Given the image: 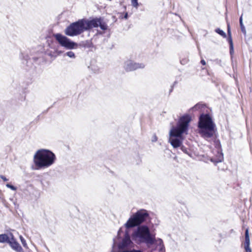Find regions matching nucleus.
Here are the masks:
<instances>
[{"label": "nucleus", "mask_w": 252, "mask_h": 252, "mask_svg": "<svg viewBox=\"0 0 252 252\" xmlns=\"http://www.w3.org/2000/svg\"><path fill=\"white\" fill-rule=\"evenodd\" d=\"M191 121L188 115L181 117L176 127H173L170 131L169 142L174 148L181 147L182 144V134L187 133L189 124Z\"/></svg>", "instance_id": "1"}, {"label": "nucleus", "mask_w": 252, "mask_h": 252, "mask_svg": "<svg viewBox=\"0 0 252 252\" xmlns=\"http://www.w3.org/2000/svg\"><path fill=\"white\" fill-rule=\"evenodd\" d=\"M56 160L55 154L51 151L41 149L37 150L33 156V161L34 167L33 170L47 168L52 166Z\"/></svg>", "instance_id": "2"}, {"label": "nucleus", "mask_w": 252, "mask_h": 252, "mask_svg": "<svg viewBox=\"0 0 252 252\" xmlns=\"http://www.w3.org/2000/svg\"><path fill=\"white\" fill-rule=\"evenodd\" d=\"M199 133L205 139L211 138L216 134L215 124L209 114H201L198 123Z\"/></svg>", "instance_id": "3"}, {"label": "nucleus", "mask_w": 252, "mask_h": 252, "mask_svg": "<svg viewBox=\"0 0 252 252\" xmlns=\"http://www.w3.org/2000/svg\"><path fill=\"white\" fill-rule=\"evenodd\" d=\"M132 239L137 243L153 245L156 240L155 235L151 233L149 227L145 225L137 227L131 235Z\"/></svg>", "instance_id": "4"}, {"label": "nucleus", "mask_w": 252, "mask_h": 252, "mask_svg": "<svg viewBox=\"0 0 252 252\" xmlns=\"http://www.w3.org/2000/svg\"><path fill=\"white\" fill-rule=\"evenodd\" d=\"M149 217L148 212L144 209H141L132 215L125 224L126 229H129L140 225L144 222Z\"/></svg>", "instance_id": "5"}, {"label": "nucleus", "mask_w": 252, "mask_h": 252, "mask_svg": "<svg viewBox=\"0 0 252 252\" xmlns=\"http://www.w3.org/2000/svg\"><path fill=\"white\" fill-rule=\"evenodd\" d=\"M85 25L83 19L73 22L70 24L64 30L66 35L70 36H74L81 34L84 31Z\"/></svg>", "instance_id": "6"}, {"label": "nucleus", "mask_w": 252, "mask_h": 252, "mask_svg": "<svg viewBox=\"0 0 252 252\" xmlns=\"http://www.w3.org/2000/svg\"><path fill=\"white\" fill-rule=\"evenodd\" d=\"M84 24L85 25V30L88 31L93 28H97L98 27L103 31L106 30L108 26L105 22L103 20L101 17L94 18L91 20H88L86 19H82Z\"/></svg>", "instance_id": "7"}, {"label": "nucleus", "mask_w": 252, "mask_h": 252, "mask_svg": "<svg viewBox=\"0 0 252 252\" xmlns=\"http://www.w3.org/2000/svg\"><path fill=\"white\" fill-rule=\"evenodd\" d=\"M54 37L62 46L67 49H72L77 47V44L71 41L66 36L61 33L54 34Z\"/></svg>", "instance_id": "8"}, {"label": "nucleus", "mask_w": 252, "mask_h": 252, "mask_svg": "<svg viewBox=\"0 0 252 252\" xmlns=\"http://www.w3.org/2000/svg\"><path fill=\"white\" fill-rule=\"evenodd\" d=\"M124 67L126 71H131L138 68H143L145 65L142 63H136L129 60L125 63Z\"/></svg>", "instance_id": "9"}, {"label": "nucleus", "mask_w": 252, "mask_h": 252, "mask_svg": "<svg viewBox=\"0 0 252 252\" xmlns=\"http://www.w3.org/2000/svg\"><path fill=\"white\" fill-rule=\"evenodd\" d=\"M10 236L11 237L8 244L11 248L17 252H24L22 247L18 242L16 241L12 233H10Z\"/></svg>", "instance_id": "10"}, {"label": "nucleus", "mask_w": 252, "mask_h": 252, "mask_svg": "<svg viewBox=\"0 0 252 252\" xmlns=\"http://www.w3.org/2000/svg\"><path fill=\"white\" fill-rule=\"evenodd\" d=\"M131 243L130 237L128 231H126L125 233V236L123 239L121 243L119 245L120 249H124L127 247Z\"/></svg>", "instance_id": "11"}, {"label": "nucleus", "mask_w": 252, "mask_h": 252, "mask_svg": "<svg viewBox=\"0 0 252 252\" xmlns=\"http://www.w3.org/2000/svg\"><path fill=\"white\" fill-rule=\"evenodd\" d=\"M228 34L229 36L227 38V40L229 44V46H230V54L231 55H232V54L234 53V47H233L232 39L231 36L230 31L229 29L228 30Z\"/></svg>", "instance_id": "12"}, {"label": "nucleus", "mask_w": 252, "mask_h": 252, "mask_svg": "<svg viewBox=\"0 0 252 252\" xmlns=\"http://www.w3.org/2000/svg\"><path fill=\"white\" fill-rule=\"evenodd\" d=\"M218 155L216 157H213L211 158V161L214 163V165L217 166L218 163L220 162V153L219 151H218Z\"/></svg>", "instance_id": "13"}, {"label": "nucleus", "mask_w": 252, "mask_h": 252, "mask_svg": "<svg viewBox=\"0 0 252 252\" xmlns=\"http://www.w3.org/2000/svg\"><path fill=\"white\" fill-rule=\"evenodd\" d=\"M10 239L8 237V236L6 234H0V243H9Z\"/></svg>", "instance_id": "14"}, {"label": "nucleus", "mask_w": 252, "mask_h": 252, "mask_svg": "<svg viewBox=\"0 0 252 252\" xmlns=\"http://www.w3.org/2000/svg\"><path fill=\"white\" fill-rule=\"evenodd\" d=\"M206 108V105L202 102L196 104L194 107L191 108L192 110H202Z\"/></svg>", "instance_id": "15"}, {"label": "nucleus", "mask_w": 252, "mask_h": 252, "mask_svg": "<svg viewBox=\"0 0 252 252\" xmlns=\"http://www.w3.org/2000/svg\"><path fill=\"white\" fill-rule=\"evenodd\" d=\"M81 46L84 48H90L92 47V42L91 40H87L84 41H82L80 43Z\"/></svg>", "instance_id": "16"}, {"label": "nucleus", "mask_w": 252, "mask_h": 252, "mask_svg": "<svg viewBox=\"0 0 252 252\" xmlns=\"http://www.w3.org/2000/svg\"><path fill=\"white\" fill-rule=\"evenodd\" d=\"M157 243L159 245L160 248H159V251H162L164 249V245L163 241L162 239L159 238L157 240Z\"/></svg>", "instance_id": "17"}, {"label": "nucleus", "mask_w": 252, "mask_h": 252, "mask_svg": "<svg viewBox=\"0 0 252 252\" xmlns=\"http://www.w3.org/2000/svg\"><path fill=\"white\" fill-rule=\"evenodd\" d=\"M239 21H240V25L241 30L244 33L246 34V31L245 28L243 24L242 15L240 17Z\"/></svg>", "instance_id": "18"}, {"label": "nucleus", "mask_w": 252, "mask_h": 252, "mask_svg": "<svg viewBox=\"0 0 252 252\" xmlns=\"http://www.w3.org/2000/svg\"><path fill=\"white\" fill-rule=\"evenodd\" d=\"M65 55H66L67 56H68V57L70 58L74 59V58H75V54L72 51L67 52L65 54Z\"/></svg>", "instance_id": "19"}, {"label": "nucleus", "mask_w": 252, "mask_h": 252, "mask_svg": "<svg viewBox=\"0 0 252 252\" xmlns=\"http://www.w3.org/2000/svg\"><path fill=\"white\" fill-rule=\"evenodd\" d=\"M111 252H142L140 250H120L118 252H113L112 251Z\"/></svg>", "instance_id": "20"}, {"label": "nucleus", "mask_w": 252, "mask_h": 252, "mask_svg": "<svg viewBox=\"0 0 252 252\" xmlns=\"http://www.w3.org/2000/svg\"><path fill=\"white\" fill-rule=\"evenodd\" d=\"M20 240L21 241V243H22L23 247L26 248H28L27 244L26 241L25 240V239L22 236H20Z\"/></svg>", "instance_id": "21"}, {"label": "nucleus", "mask_w": 252, "mask_h": 252, "mask_svg": "<svg viewBox=\"0 0 252 252\" xmlns=\"http://www.w3.org/2000/svg\"><path fill=\"white\" fill-rule=\"evenodd\" d=\"M131 5L135 8H137L138 6V0H131Z\"/></svg>", "instance_id": "22"}, {"label": "nucleus", "mask_w": 252, "mask_h": 252, "mask_svg": "<svg viewBox=\"0 0 252 252\" xmlns=\"http://www.w3.org/2000/svg\"><path fill=\"white\" fill-rule=\"evenodd\" d=\"M6 186L8 188H9L10 189H11L13 190H16L17 189V188L15 187V186L11 185V184H7L6 185Z\"/></svg>", "instance_id": "23"}, {"label": "nucleus", "mask_w": 252, "mask_h": 252, "mask_svg": "<svg viewBox=\"0 0 252 252\" xmlns=\"http://www.w3.org/2000/svg\"><path fill=\"white\" fill-rule=\"evenodd\" d=\"M244 248L246 252H252L251 249L250 247V245H244Z\"/></svg>", "instance_id": "24"}, {"label": "nucleus", "mask_w": 252, "mask_h": 252, "mask_svg": "<svg viewBox=\"0 0 252 252\" xmlns=\"http://www.w3.org/2000/svg\"><path fill=\"white\" fill-rule=\"evenodd\" d=\"M181 149L183 152H184L186 154H188V149L185 147H184L183 146H181Z\"/></svg>", "instance_id": "25"}, {"label": "nucleus", "mask_w": 252, "mask_h": 252, "mask_svg": "<svg viewBox=\"0 0 252 252\" xmlns=\"http://www.w3.org/2000/svg\"><path fill=\"white\" fill-rule=\"evenodd\" d=\"M244 245H250V238H245V242Z\"/></svg>", "instance_id": "26"}, {"label": "nucleus", "mask_w": 252, "mask_h": 252, "mask_svg": "<svg viewBox=\"0 0 252 252\" xmlns=\"http://www.w3.org/2000/svg\"><path fill=\"white\" fill-rule=\"evenodd\" d=\"M245 238H250L249 235V230L247 229L245 232Z\"/></svg>", "instance_id": "27"}, {"label": "nucleus", "mask_w": 252, "mask_h": 252, "mask_svg": "<svg viewBox=\"0 0 252 252\" xmlns=\"http://www.w3.org/2000/svg\"><path fill=\"white\" fill-rule=\"evenodd\" d=\"M0 178L4 181H7L8 180L3 175H0Z\"/></svg>", "instance_id": "28"}, {"label": "nucleus", "mask_w": 252, "mask_h": 252, "mask_svg": "<svg viewBox=\"0 0 252 252\" xmlns=\"http://www.w3.org/2000/svg\"><path fill=\"white\" fill-rule=\"evenodd\" d=\"M157 140H158V138H157V137L156 136V135H155L153 136V139H152V142H156V141H157Z\"/></svg>", "instance_id": "29"}, {"label": "nucleus", "mask_w": 252, "mask_h": 252, "mask_svg": "<svg viewBox=\"0 0 252 252\" xmlns=\"http://www.w3.org/2000/svg\"><path fill=\"white\" fill-rule=\"evenodd\" d=\"M215 32L218 33V34L220 35V28H217L216 29Z\"/></svg>", "instance_id": "30"}, {"label": "nucleus", "mask_w": 252, "mask_h": 252, "mask_svg": "<svg viewBox=\"0 0 252 252\" xmlns=\"http://www.w3.org/2000/svg\"><path fill=\"white\" fill-rule=\"evenodd\" d=\"M201 63L202 64V65H205L206 64V62L205 61V60H201Z\"/></svg>", "instance_id": "31"}, {"label": "nucleus", "mask_w": 252, "mask_h": 252, "mask_svg": "<svg viewBox=\"0 0 252 252\" xmlns=\"http://www.w3.org/2000/svg\"><path fill=\"white\" fill-rule=\"evenodd\" d=\"M221 36H223L224 37H226V34L222 31H221Z\"/></svg>", "instance_id": "32"}, {"label": "nucleus", "mask_w": 252, "mask_h": 252, "mask_svg": "<svg viewBox=\"0 0 252 252\" xmlns=\"http://www.w3.org/2000/svg\"><path fill=\"white\" fill-rule=\"evenodd\" d=\"M127 18H128V14H127V13H126L124 16V18H125V19H127Z\"/></svg>", "instance_id": "33"}, {"label": "nucleus", "mask_w": 252, "mask_h": 252, "mask_svg": "<svg viewBox=\"0 0 252 252\" xmlns=\"http://www.w3.org/2000/svg\"><path fill=\"white\" fill-rule=\"evenodd\" d=\"M173 86H171V89H170V91H169V93H171L172 92V91H173Z\"/></svg>", "instance_id": "34"}, {"label": "nucleus", "mask_w": 252, "mask_h": 252, "mask_svg": "<svg viewBox=\"0 0 252 252\" xmlns=\"http://www.w3.org/2000/svg\"><path fill=\"white\" fill-rule=\"evenodd\" d=\"M121 231H122V228H120V229L119 230L118 232V235H120V232H121Z\"/></svg>", "instance_id": "35"}, {"label": "nucleus", "mask_w": 252, "mask_h": 252, "mask_svg": "<svg viewBox=\"0 0 252 252\" xmlns=\"http://www.w3.org/2000/svg\"><path fill=\"white\" fill-rule=\"evenodd\" d=\"M176 83H177V82H176V81H175V82H174V83H173V85H172V86H173V87H174V86L176 84Z\"/></svg>", "instance_id": "36"}]
</instances>
